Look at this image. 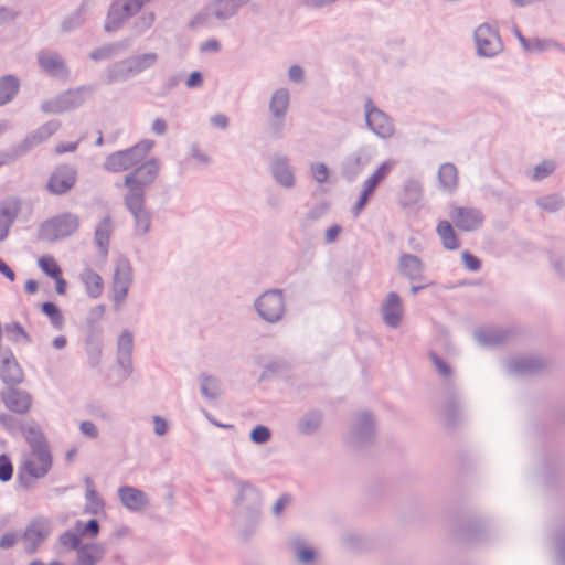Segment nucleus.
I'll return each instance as SVG.
<instances>
[{
  "label": "nucleus",
  "mask_w": 565,
  "mask_h": 565,
  "mask_svg": "<svg viewBox=\"0 0 565 565\" xmlns=\"http://www.w3.org/2000/svg\"><path fill=\"white\" fill-rule=\"evenodd\" d=\"M160 163L156 158H147L125 177V205L136 221V230L145 234L149 231L151 215L146 207L145 189L158 178Z\"/></svg>",
  "instance_id": "obj_1"
},
{
  "label": "nucleus",
  "mask_w": 565,
  "mask_h": 565,
  "mask_svg": "<svg viewBox=\"0 0 565 565\" xmlns=\"http://www.w3.org/2000/svg\"><path fill=\"white\" fill-rule=\"evenodd\" d=\"M21 433L29 449L22 452L19 460L18 479L21 484L29 487L51 471L53 455L46 437L39 427L25 426L21 428Z\"/></svg>",
  "instance_id": "obj_2"
},
{
  "label": "nucleus",
  "mask_w": 565,
  "mask_h": 565,
  "mask_svg": "<svg viewBox=\"0 0 565 565\" xmlns=\"http://www.w3.org/2000/svg\"><path fill=\"white\" fill-rule=\"evenodd\" d=\"M153 147V141L146 140L135 147L111 153L105 161V168L110 172L134 170L145 161Z\"/></svg>",
  "instance_id": "obj_3"
},
{
  "label": "nucleus",
  "mask_w": 565,
  "mask_h": 565,
  "mask_svg": "<svg viewBox=\"0 0 565 565\" xmlns=\"http://www.w3.org/2000/svg\"><path fill=\"white\" fill-rule=\"evenodd\" d=\"M52 522L44 516L32 519L21 535L22 546L25 553L34 554L52 534Z\"/></svg>",
  "instance_id": "obj_4"
},
{
  "label": "nucleus",
  "mask_w": 565,
  "mask_h": 565,
  "mask_svg": "<svg viewBox=\"0 0 565 565\" xmlns=\"http://www.w3.org/2000/svg\"><path fill=\"white\" fill-rule=\"evenodd\" d=\"M79 226V218L73 213H63L46 220L40 226V237L56 241L74 234Z\"/></svg>",
  "instance_id": "obj_5"
},
{
  "label": "nucleus",
  "mask_w": 565,
  "mask_h": 565,
  "mask_svg": "<svg viewBox=\"0 0 565 565\" xmlns=\"http://www.w3.org/2000/svg\"><path fill=\"white\" fill-rule=\"evenodd\" d=\"M1 401L9 412L18 415H26L33 406L32 394L20 385L4 387L1 392Z\"/></svg>",
  "instance_id": "obj_6"
},
{
  "label": "nucleus",
  "mask_w": 565,
  "mask_h": 565,
  "mask_svg": "<svg viewBox=\"0 0 565 565\" xmlns=\"http://www.w3.org/2000/svg\"><path fill=\"white\" fill-rule=\"evenodd\" d=\"M150 0H115L108 13L106 29L117 30L127 19L137 13Z\"/></svg>",
  "instance_id": "obj_7"
},
{
  "label": "nucleus",
  "mask_w": 565,
  "mask_h": 565,
  "mask_svg": "<svg viewBox=\"0 0 565 565\" xmlns=\"http://www.w3.org/2000/svg\"><path fill=\"white\" fill-rule=\"evenodd\" d=\"M76 180L77 173L73 168L61 166L51 173L46 189L54 195H63L74 188Z\"/></svg>",
  "instance_id": "obj_8"
},
{
  "label": "nucleus",
  "mask_w": 565,
  "mask_h": 565,
  "mask_svg": "<svg viewBox=\"0 0 565 565\" xmlns=\"http://www.w3.org/2000/svg\"><path fill=\"white\" fill-rule=\"evenodd\" d=\"M131 282V267L126 262L118 263L115 269L111 285L113 299L116 307H120L126 300Z\"/></svg>",
  "instance_id": "obj_9"
},
{
  "label": "nucleus",
  "mask_w": 565,
  "mask_h": 565,
  "mask_svg": "<svg viewBox=\"0 0 565 565\" xmlns=\"http://www.w3.org/2000/svg\"><path fill=\"white\" fill-rule=\"evenodd\" d=\"M394 162L385 161L376 171L364 182L363 191L360 200L358 201L354 212L358 215L367 204L369 200L374 194L376 188L388 177L393 170Z\"/></svg>",
  "instance_id": "obj_10"
},
{
  "label": "nucleus",
  "mask_w": 565,
  "mask_h": 565,
  "mask_svg": "<svg viewBox=\"0 0 565 565\" xmlns=\"http://www.w3.org/2000/svg\"><path fill=\"white\" fill-rule=\"evenodd\" d=\"M257 310L267 321L275 322L279 320L285 311L282 295L278 291L265 292L257 301Z\"/></svg>",
  "instance_id": "obj_11"
},
{
  "label": "nucleus",
  "mask_w": 565,
  "mask_h": 565,
  "mask_svg": "<svg viewBox=\"0 0 565 565\" xmlns=\"http://www.w3.org/2000/svg\"><path fill=\"white\" fill-rule=\"evenodd\" d=\"M449 216L455 225L462 231H473L478 228L483 221L480 211L458 205L451 206Z\"/></svg>",
  "instance_id": "obj_12"
},
{
  "label": "nucleus",
  "mask_w": 565,
  "mask_h": 565,
  "mask_svg": "<svg viewBox=\"0 0 565 565\" xmlns=\"http://www.w3.org/2000/svg\"><path fill=\"white\" fill-rule=\"evenodd\" d=\"M479 53L484 56L495 55L502 46L498 32L488 24L480 25L476 31Z\"/></svg>",
  "instance_id": "obj_13"
},
{
  "label": "nucleus",
  "mask_w": 565,
  "mask_h": 565,
  "mask_svg": "<svg viewBox=\"0 0 565 565\" xmlns=\"http://www.w3.org/2000/svg\"><path fill=\"white\" fill-rule=\"evenodd\" d=\"M366 110L367 125L376 135L382 138H388L394 134L392 120L382 110L375 108L372 102H367Z\"/></svg>",
  "instance_id": "obj_14"
},
{
  "label": "nucleus",
  "mask_w": 565,
  "mask_h": 565,
  "mask_svg": "<svg viewBox=\"0 0 565 565\" xmlns=\"http://www.w3.org/2000/svg\"><path fill=\"white\" fill-rule=\"evenodd\" d=\"M38 62L42 71L53 77L66 78L68 70L60 54L50 50H43L38 55Z\"/></svg>",
  "instance_id": "obj_15"
},
{
  "label": "nucleus",
  "mask_w": 565,
  "mask_h": 565,
  "mask_svg": "<svg viewBox=\"0 0 565 565\" xmlns=\"http://www.w3.org/2000/svg\"><path fill=\"white\" fill-rule=\"evenodd\" d=\"M0 380L6 387L20 385L24 381V372L12 353L0 362Z\"/></svg>",
  "instance_id": "obj_16"
},
{
  "label": "nucleus",
  "mask_w": 565,
  "mask_h": 565,
  "mask_svg": "<svg viewBox=\"0 0 565 565\" xmlns=\"http://www.w3.org/2000/svg\"><path fill=\"white\" fill-rule=\"evenodd\" d=\"M39 267L49 277L55 280V290L58 295H65L67 290V282L63 278L62 269L56 259L51 255H43L38 259Z\"/></svg>",
  "instance_id": "obj_17"
},
{
  "label": "nucleus",
  "mask_w": 565,
  "mask_h": 565,
  "mask_svg": "<svg viewBox=\"0 0 565 565\" xmlns=\"http://www.w3.org/2000/svg\"><path fill=\"white\" fill-rule=\"evenodd\" d=\"M118 494L122 504L130 510H141L148 503L147 495L134 487H121Z\"/></svg>",
  "instance_id": "obj_18"
},
{
  "label": "nucleus",
  "mask_w": 565,
  "mask_h": 565,
  "mask_svg": "<svg viewBox=\"0 0 565 565\" xmlns=\"http://www.w3.org/2000/svg\"><path fill=\"white\" fill-rule=\"evenodd\" d=\"M383 317L387 324L396 327L403 313L402 301L397 294L391 292L383 305Z\"/></svg>",
  "instance_id": "obj_19"
},
{
  "label": "nucleus",
  "mask_w": 565,
  "mask_h": 565,
  "mask_svg": "<svg viewBox=\"0 0 565 565\" xmlns=\"http://www.w3.org/2000/svg\"><path fill=\"white\" fill-rule=\"evenodd\" d=\"M81 281L85 286L87 295L92 298H98L104 291V279L92 268H86L81 274Z\"/></svg>",
  "instance_id": "obj_20"
},
{
  "label": "nucleus",
  "mask_w": 565,
  "mask_h": 565,
  "mask_svg": "<svg viewBox=\"0 0 565 565\" xmlns=\"http://www.w3.org/2000/svg\"><path fill=\"white\" fill-rule=\"evenodd\" d=\"M437 234L441 239L443 246L446 249L455 250L458 249L461 245L460 238L458 234L456 233L452 224L447 221L443 220L437 225Z\"/></svg>",
  "instance_id": "obj_21"
},
{
  "label": "nucleus",
  "mask_w": 565,
  "mask_h": 565,
  "mask_svg": "<svg viewBox=\"0 0 565 565\" xmlns=\"http://www.w3.org/2000/svg\"><path fill=\"white\" fill-rule=\"evenodd\" d=\"M104 556V548L98 544H86L77 550L79 565H96Z\"/></svg>",
  "instance_id": "obj_22"
},
{
  "label": "nucleus",
  "mask_w": 565,
  "mask_h": 565,
  "mask_svg": "<svg viewBox=\"0 0 565 565\" xmlns=\"http://www.w3.org/2000/svg\"><path fill=\"white\" fill-rule=\"evenodd\" d=\"M399 269L409 279H419L422 277L423 264L418 257L405 254L401 256Z\"/></svg>",
  "instance_id": "obj_23"
},
{
  "label": "nucleus",
  "mask_w": 565,
  "mask_h": 565,
  "mask_svg": "<svg viewBox=\"0 0 565 565\" xmlns=\"http://www.w3.org/2000/svg\"><path fill=\"white\" fill-rule=\"evenodd\" d=\"M273 173L275 179L284 186L291 188L295 184L294 173L284 159H278L274 162Z\"/></svg>",
  "instance_id": "obj_24"
},
{
  "label": "nucleus",
  "mask_w": 565,
  "mask_h": 565,
  "mask_svg": "<svg viewBox=\"0 0 565 565\" xmlns=\"http://www.w3.org/2000/svg\"><path fill=\"white\" fill-rule=\"evenodd\" d=\"M114 226L113 222L109 217L104 218L99 222L97 225L96 232H95V238L96 243L102 249V253L104 255L108 252L109 241L113 233Z\"/></svg>",
  "instance_id": "obj_25"
},
{
  "label": "nucleus",
  "mask_w": 565,
  "mask_h": 565,
  "mask_svg": "<svg viewBox=\"0 0 565 565\" xmlns=\"http://www.w3.org/2000/svg\"><path fill=\"white\" fill-rule=\"evenodd\" d=\"M289 92L287 89L277 90L270 102V111L277 118H282L289 107Z\"/></svg>",
  "instance_id": "obj_26"
},
{
  "label": "nucleus",
  "mask_w": 565,
  "mask_h": 565,
  "mask_svg": "<svg viewBox=\"0 0 565 565\" xmlns=\"http://www.w3.org/2000/svg\"><path fill=\"white\" fill-rule=\"evenodd\" d=\"M19 82L13 76H4L0 78V105L10 102L18 93Z\"/></svg>",
  "instance_id": "obj_27"
},
{
  "label": "nucleus",
  "mask_w": 565,
  "mask_h": 565,
  "mask_svg": "<svg viewBox=\"0 0 565 565\" xmlns=\"http://www.w3.org/2000/svg\"><path fill=\"white\" fill-rule=\"evenodd\" d=\"M439 180L447 190H454L458 184V170L451 163H445L439 169Z\"/></svg>",
  "instance_id": "obj_28"
},
{
  "label": "nucleus",
  "mask_w": 565,
  "mask_h": 565,
  "mask_svg": "<svg viewBox=\"0 0 565 565\" xmlns=\"http://www.w3.org/2000/svg\"><path fill=\"white\" fill-rule=\"evenodd\" d=\"M157 62V54L148 53L136 56L127 62V71L139 73L152 66Z\"/></svg>",
  "instance_id": "obj_29"
},
{
  "label": "nucleus",
  "mask_w": 565,
  "mask_h": 565,
  "mask_svg": "<svg viewBox=\"0 0 565 565\" xmlns=\"http://www.w3.org/2000/svg\"><path fill=\"white\" fill-rule=\"evenodd\" d=\"M6 332L13 342H29L30 337L19 323H10L6 326Z\"/></svg>",
  "instance_id": "obj_30"
},
{
  "label": "nucleus",
  "mask_w": 565,
  "mask_h": 565,
  "mask_svg": "<svg viewBox=\"0 0 565 565\" xmlns=\"http://www.w3.org/2000/svg\"><path fill=\"white\" fill-rule=\"evenodd\" d=\"M134 348L132 334L124 331L118 339V352L122 358H129Z\"/></svg>",
  "instance_id": "obj_31"
},
{
  "label": "nucleus",
  "mask_w": 565,
  "mask_h": 565,
  "mask_svg": "<svg viewBox=\"0 0 565 565\" xmlns=\"http://www.w3.org/2000/svg\"><path fill=\"white\" fill-rule=\"evenodd\" d=\"M20 212V202L15 199L6 201L0 210V216L8 218L11 223Z\"/></svg>",
  "instance_id": "obj_32"
},
{
  "label": "nucleus",
  "mask_w": 565,
  "mask_h": 565,
  "mask_svg": "<svg viewBox=\"0 0 565 565\" xmlns=\"http://www.w3.org/2000/svg\"><path fill=\"white\" fill-rule=\"evenodd\" d=\"M516 36L518 39L520 40V42L522 43L523 47L526 50V51H541V50H544L546 46H547V42L544 41V40H540V39H526L525 36L522 35V33L520 31H516Z\"/></svg>",
  "instance_id": "obj_33"
},
{
  "label": "nucleus",
  "mask_w": 565,
  "mask_h": 565,
  "mask_svg": "<svg viewBox=\"0 0 565 565\" xmlns=\"http://www.w3.org/2000/svg\"><path fill=\"white\" fill-rule=\"evenodd\" d=\"M13 476V463L10 456L2 454L0 455V480L7 482L11 480Z\"/></svg>",
  "instance_id": "obj_34"
},
{
  "label": "nucleus",
  "mask_w": 565,
  "mask_h": 565,
  "mask_svg": "<svg viewBox=\"0 0 565 565\" xmlns=\"http://www.w3.org/2000/svg\"><path fill=\"white\" fill-rule=\"evenodd\" d=\"M42 310L46 316H49L53 324L56 327H61L63 324V316L56 305L53 302H44L42 305Z\"/></svg>",
  "instance_id": "obj_35"
},
{
  "label": "nucleus",
  "mask_w": 565,
  "mask_h": 565,
  "mask_svg": "<svg viewBox=\"0 0 565 565\" xmlns=\"http://www.w3.org/2000/svg\"><path fill=\"white\" fill-rule=\"evenodd\" d=\"M555 170V164L552 161H543L539 166H536L533 170L532 179L535 181H540L548 175H551Z\"/></svg>",
  "instance_id": "obj_36"
},
{
  "label": "nucleus",
  "mask_w": 565,
  "mask_h": 565,
  "mask_svg": "<svg viewBox=\"0 0 565 565\" xmlns=\"http://www.w3.org/2000/svg\"><path fill=\"white\" fill-rule=\"evenodd\" d=\"M75 530L81 536L88 535L95 537L99 532V525L96 520H90L86 524L77 523Z\"/></svg>",
  "instance_id": "obj_37"
},
{
  "label": "nucleus",
  "mask_w": 565,
  "mask_h": 565,
  "mask_svg": "<svg viewBox=\"0 0 565 565\" xmlns=\"http://www.w3.org/2000/svg\"><path fill=\"white\" fill-rule=\"evenodd\" d=\"M50 136V132L45 129L43 130H39L36 132H34L33 135L29 136L24 142H23V147L24 149H29V148H32L41 142H43L46 138H49Z\"/></svg>",
  "instance_id": "obj_38"
},
{
  "label": "nucleus",
  "mask_w": 565,
  "mask_h": 565,
  "mask_svg": "<svg viewBox=\"0 0 565 565\" xmlns=\"http://www.w3.org/2000/svg\"><path fill=\"white\" fill-rule=\"evenodd\" d=\"M269 438H270V430L265 426H257L252 431V439H253V441H255L257 444L266 443L269 440Z\"/></svg>",
  "instance_id": "obj_39"
},
{
  "label": "nucleus",
  "mask_w": 565,
  "mask_h": 565,
  "mask_svg": "<svg viewBox=\"0 0 565 565\" xmlns=\"http://www.w3.org/2000/svg\"><path fill=\"white\" fill-rule=\"evenodd\" d=\"M19 540H21V536L14 532L4 533L0 539V548H11L19 542Z\"/></svg>",
  "instance_id": "obj_40"
},
{
  "label": "nucleus",
  "mask_w": 565,
  "mask_h": 565,
  "mask_svg": "<svg viewBox=\"0 0 565 565\" xmlns=\"http://www.w3.org/2000/svg\"><path fill=\"white\" fill-rule=\"evenodd\" d=\"M311 171H312L313 178L318 182L322 183L328 180L329 170L323 163H317V164L312 166Z\"/></svg>",
  "instance_id": "obj_41"
},
{
  "label": "nucleus",
  "mask_w": 565,
  "mask_h": 565,
  "mask_svg": "<svg viewBox=\"0 0 565 565\" xmlns=\"http://www.w3.org/2000/svg\"><path fill=\"white\" fill-rule=\"evenodd\" d=\"M462 260L465 263V266L470 270L476 271L481 267V262L470 252L466 250L462 253Z\"/></svg>",
  "instance_id": "obj_42"
},
{
  "label": "nucleus",
  "mask_w": 565,
  "mask_h": 565,
  "mask_svg": "<svg viewBox=\"0 0 565 565\" xmlns=\"http://www.w3.org/2000/svg\"><path fill=\"white\" fill-rule=\"evenodd\" d=\"M541 205L547 211H556L562 205V201L555 195H550L542 199Z\"/></svg>",
  "instance_id": "obj_43"
},
{
  "label": "nucleus",
  "mask_w": 565,
  "mask_h": 565,
  "mask_svg": "<svg viewBox=\"0 0 565 565\" xmlns=\"http://www.w3.org/2000/svg\"><path fill=\"white\" fill-rule=\"evenodd\" d=\"M61 541H62L63 544L70 545L71 548H77L78 550V547H81L79 546L81 535L78 533H65L61 537Z\"/></svg>",
  "instance_id": "obj_44"
},
{
  "label": "nucleus",
  "mask_w": 565,
  "mask_h": 565,
  "mask_svg": "<svg viewBox=\"0 0 565 565\" xmlns=\"http://www.w3.org/2000/svg\"><path fill=\"white\" fill-rule=\"evenodd\" d=\"M81 431L89 438H96L98 436L97 427L92 422H83L81 424Z\"/></svg>",
  "instance_id": "obj_45"
},
{
  "label": "nucleus",
  "mask_w": 565,
  "mask_h": 565,
  "mask_svg": "<svg viewBox=\"0 0 565 565\" xmlns=\"http://www.w3.org/2000/svg\"><path fill=\"white\" fill-rule=\"evenodd\" d=\"M298 558L302 562H310L315 558V551L307 546H301L297 551Z\"/></svg>",
  "instance_id": "obj_46"
},
{
  "label": "nucleus",
  "mask_w": 565,
  "mask_h": 565,
  "mask_svg": "<svg viewBox=\"0 0 565 565\" xmlns=\"http://www.w3.org/2000/svg\"><path fill=\"white\" fill-rule=\"evenodd\" d=\"M202 390L206 395L214 396L216 391V382L212 377H205L202 383Z\"/></svg>",
  "instance_id": "obj_47"
},
{
  "label": "nucleus",
  "mask_w": 565,
  "mask_h": 565,
  "mask_svg": "<svg viewBox=\"0 0 565 565\" xmlns=\"http://www.w3.org/2000/svg\"><path fill=\"white\" fill-rule=\"evenodd\" d=\"M76 148H77V142H72V141L62 142L56 147L55 151L57 154H62L65 152H73L76 150Z\"/></svg>",
  "instance_id": "obj_48"
},
{
  "label": "nucleus",
  "mask_w": 565,
  "mask_h": 565,
  "mask_svg": "<svg viewBox=\"0 0 565 565\" xmlns=\"http://www.w3.org/2000/svg\"><path fill=\"white\" fill-rule=\"evenodd\" d=\"M342 232V228L341 226L339 225H332L331 227H329L326 232V238L329 243H332L334 242L338 236L340 235V233Z\"/></svg>",
  "instance_id": "obj_49"
},
{
  "label": "nucleus",
  "mask_w": 565,
  "mask_h": 565,
  "mask_svg": "<svg viewBox=\"0 0 565 565\" xmlns=\"http://www.w3.org/2000/svg\"><path fill=\"white\" fill-rule=\"evenodd\" d=\"M11 224L8 218L0 216V241H3L8 236Z\"/></svg>",
  "instance_id": "obj_50"
},
{
  "label": "nucleus",
  "mask_w": 565,
  "mask_h": 565,
  "mask_svg": "<svg viewBox=\"0 0 565 565\" xmlns=\"http://www.w3.org/2000/svg\"><path fill=\"white\" fill-rule=\"evenodd\" d=\"M153 426H154V431L158 435H164L166 434V431H167V423H166L164 419H162L160 417H154Z\"/></svg>",
  "instance_id": "obj_51"
},
{
  "label": "nucleus",
  "mask_w": 565,
  "mask_h": 565,
  "mask_svg": "<svg viewBox=\"0 0 565 565\" xmlns=\"http://www.w3.org/2000/svg\"><path fill=\"white\" fill-rule=\"evenodd\" d=\"M338 0H303V2L307 4V6H310V7H315V8H322V7H327V6H330L334 2H337Z\"/></svg>",
  "instance_id": "obj_52"
},
{
  "label": "nucleus",
  "mask_w": 565,
  "mask_h": 565,
  "mask_svg": "<svg viewBox=\"0 0 565 565\" xmlns=\"http://www.w3.org/2000/svg\"><path fill=\"white\" fill-rule=\"evenodd\" d=\"M203 82L202 75L199 72H194L190 75L186 85L189 87H196L200 86Z\"/></svg>",
  "instance_id": "obj_53"
},
{
  "label": "nucleus",
  "mask_w": 565,
  "mask_h": 565,
  "mask_svg": "<svg viewBox=\"0 0 565 565\" xmlns=\"http://www.w3.org/2000/svg\"><path fill=\"white\" fill-rule=\"evenodd\" d=\"M0 273L3 274L11 281H13L15 279L14 271L1 258H0Z\"/></svg>",
  "instance_id": "obj_54"
},
{
  "label": "nucleus",
  "mask_w": 565,
  "mask_h": 565,
  "mask_svg": "<svg viewBox=\"0 0 565 565\" xmlns=\"http://www.w3.org/2000/svg\"><path fill=\"white\" fill-rule=\"evenodd\" d=\"M289 77L291 81L294 82H299L302 79L303 77V71L300 66H292L290 70H289Z\"/></svg>",
  "instance_id": "obj_55"
},
{
  "label": "nucleus",
  "mask_w": 565,
  "mask_h": 565,
  "mask_svg": "<svg viewBox=\"0 0 565 565\" xmlns=\"http://www.w3.org/2000/svg\"><path fill=\"white\" fill-rule=\"evenodd\" d=\"M152 129L156 134L158 135H162L166 132L167 130V122L163 120V119H156L153 125H152Z\"/></svg>",
  "instance_id": "obj_56"
},
{
  "label": "nucleus",
  "mask_w": 565,
  "mask_h": 565,
  "mask_svg": "<svg viewBox=\"0 0 565 565\" xmlns=\"http://www.w3.org/2000/svg\"><path fill=\"white\" fill-rule=\"evenodd\" d=\"M212 122L220 128L227 127L228 118L225 115H216L212 118Z\"/></svg>",
  "instance_id": "obj_57"
},
{
  "label": "nucleus",
  "mask_w": 565,
  "mask_h": 565,
  "mask_svg": "<svg viewBox=\"0 0 565 565\" xmlns=\"http://www.w3.org/2000/svg\"><path fill=\"white\" fill-rule=\"evenodd\" d=\"M89 354V358H90V362L93 364H97L98 361H99V358L102 355V349L97 345H94L90 351L88 352Z\"/></svg>",
  "instance_id": "obj_58"
},
{
  "label": "nucleus",
  "mask_w": 565,
  "mask_h": 565,
  "mask_svg": "<svg viewBox=\"0 0 565 565\" xmlns=\"http://www.w3.org/2000/svg\"><path fill=\"white\" fill-rule=\"evenodd\" d=\"M289 503H290V498H288V497L280 498L275 507L276 512L280 513Z\"/></svg>",
  "instance_id": "obj_59"
},
{
  "label": "nucleus",
  "mask_w": 565,
  "mask_h": 565,
  "mask_svg": "<svg viewBox=\"0 0 565 565\" xmlns=\"http://www.w3.org/2000/svg\"><path fill=\"white\" fill-rule=\"evenodd\" d=\"M24 287L28 294H35L38 291L39 285L35 280L30 279L25 282Z\"/></svg>",
  "instance_id": "obj_60"
},
{
  "label": "nucleus",
  "mask_w": 565,
  "mask_h": 565,
  "mask_svg": "<svg viewBox=\"0 0 565 565\" xmlns=\"http://www.w3.org/2000/svg\"><path fill=\"white\" fill-rule=\"evenodd\" d=\"M436 366L438 367V371L441 374H449V367L446 365V363L441 362L439 359L435 358Z\"/></svg>",
  "instance_id": "obj_61"
},
{
  "label": "nucleus",
  "mask_w": 565,
  "mask_h": 565,
  "mask_svg": "<svg viewBox=\"0 0 565 565\" xmlns=\"http://www.w3.org/2000/svg\"><path fill=\"white\" fill-rule=\"evenodd\" d=\"M67 343V340L65 337H57L54 339L53 341V345L56 348V349H63Z\"/></svg>",
  "instance_id": "obj_62"
},
{
  "label": "nucleus",
  "mask_w": 565,
  "mask_h": 565,
  "mask_svg": "<svg viewBox=\"0 0 565 565\" xmlns=\"http://www.w3.org/2000/svg\"><path fill=\"white\" fill-rule=\"evenodd\" d=\"M11 422H12V417L10 415H8V414H0V424L4 428H9Z\"/></svg>",
  "instance_id": "obj_63"
},
{
  "label": "nucleus",
  "mask_w": 565,
  "mask_h": 565,
  "mask_svg": "<svg viewBox=\"0 0 565 565\" xmlns=\"http://www.w3.org/2000/svg\"><path fill=\"white\" fill-rule=\"evenodd\" d=\"M204 50L210 51H218L220 50V43L215 40L209 41L204 44Z\"/></svg>",
  "instance_id": "obj_64"
}]
</instances>
